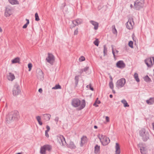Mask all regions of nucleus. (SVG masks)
Here are the masks:
<instances>
[{
  "mask_svg": "<svg viewBox=\"0 0 154 154\" xmlns=\"http://www.w3.org/2000/svg\"><path fill=\"white\" fill-rule=\"evenodd\" d=\"M19 117V112L15 110L8 113L6 116V119L7 123H9L18 119Z\"/></svg>",
  "mask_w": 154,
  "mask_h": 154,
  "instance_id": "obj_1",
  "label": "nucleus"
},
{
  "mask_svg": "<svg viewBox=\"0 0 154 154\" xmlns=\"http://www.w3.org/2000/svg\"><path fill=\"white\" fill-rule=\"evenodd\" d=\"M72 105L75 107H77L79 106L78 108L79 110H80L83 109L85 106V100H83L82 103L81 104L80 100L78 99H74L72 101Z\"/></svg>",
  "mask_w": 154,
  "mask_h": 154,
  "instance_id": "obj_2",
  "label": "nucleus"
},
{
  "mask_svg": "<svg viewBox=\"0 0 154 154\" xmlns=\"http://www.w3.org/2000/svg\"><path fill=\"white\" fill-rule=\"evenodd\" d=\"M97 137L103 146L106 145L110 142V140L108 137L102 134H98Z\"/></svg>",
  "mask_w": 154,
  "mask_h": 154,
  "instance_id": "obj_3",
  "label": "nucleus"
},
{
  "mask_svg": "<svg viewBox=\"0 0 154 154\" xmlns=\"http://www.w3.org/2000/svg\"><path fill=\"white\" fill-rule=\"evenodd\" d=\"M139 134L144 141H146L149 138V134L148 131L144 129L140 131Z\"/></svg>",
  "mask_w": 154,
  "mask_h": 154,
  "instance_id": "obj_4",
  "label": "nucleus"
},
{
  "mask_svg": "<svg viewBox=\"0 0 154 154\" xmlns=\"http://www.w3.org/2000/svg\"><path fill=\"white\" fill-rule=\"evenodd\" d=\"M144 0H137L134 2V8L136 10H139L144 5Z\"/></svg>",
  "mask_w": 154,
  "mask_h": 154,
  "instance_id": "obj_5",
  "label": "nucleus"
},
{
  "mask_svg": "<svg viewBox=\"0 0 154 154\" xmlns=\"http://www.w3.org/2000/svg\"><path fill=\"white\" fill-rule=\"evenodd\" d=\"M52 149L51 146L49 145H45L41 147L40 153L41 154H46V151H50Z\"/></svg>",
  "mask_w": 154,
  "mask_h": 154,
  "instance_id": "obj_6",
  "label": "nucleus"
},
{
  "mask_svg": "<svg viewBox=\"0 0 154 154\" xmlns=\"http://www.w3.org/2000/svg\"><path fill=\"white\" fill-rule=\"evenodd\" d=\"M12 92L13 95L14 96H17L20 93L21 91L18 84L16 83L14 85L13 88Z\"/></svg>",
  "mask_w": 154,
  "mask_h": 154,
  "instance_id": "obj_7",
  "label": "nucleus"
},
{
  "mask_svg": "<svg viewBox=\"0 0 154 154\" xmlns=\"http://www.w3.org/2000/svg\"><path fill=\"white\" fill-rule=\"evenodd\" d=\"M144 62L148 67H151L154 63V57L146 58Z\"/></svg>",
  "mask_w": 154,
  "mask_h": 154,
  "instance_id": "obj_8",
  "label": "nucleus"
},
{
  "mask_svg": "<svg viewBox=\"0 0 154 154\" xmlns=\"http://www.w3.org/2000/svg\"><path fill=\"white\" fill-rule=\"evenodd\" d=\"M126 83V80L125 78H121L118 80L116 83V86L118 88L123 87Z\"/></svg>",
  "mask_w": 154,
  "mask_h": 154,
  "instance_id": "obj_9",
  "label": "nucleus"
},
{
  "mask_svg": "<svg viewBox=\"0 0 154 154\" xmlns=\"http://www.w3.org/2000/svg\"><path fill=\"white\" fill-rule=\"evenodd\" d=\"M46 60L48 62L52 65L53 64L54 61V57L52 54L48 53V56L46 59Z\"/></svg>",
  "mask_w": 154,
  "mask_h": 154,
  "instance_id": "obj_10",
  "label": "nucleus"
},
{
  "mask_svg": "<svg viewBox=\"0 0 154 154\" xmlns=\"http://www.w3.org/2000/svg\"><path fill=\"white\" fill-rule=\"evenodd\" d=\"M134 24V23L133 20V19L129 18L128 21L126 24L127 28L129 29H133V26Z\"/></svg>",
  "mask_w": 154,
  "mask_h": 154,
  "instance_id": "obj_11",
  "label": "nucleus"
},
{
  "mask_svg": "<svg viewBox=\"0 0 154 154\" xmlns=\"http://www.w3.org/2000/svg\"><path fill=\"white\" fill-rule=\"evenodd\" d=\"M60 144L62 146H64L66 144L65 139L63 136L60 135L57 138Z\"/></svg>",
  "mask_w": 154,
  "mask_h": 154,
  "instance_id": "obj_12",
  "label": "nucleus"
},
{
  "mask_svg": "<svg viewBox=\"0 0 154 154\" xmlns=\"http://www.w3.org/2000/svg\"><path fill=\"white\" fill-rule=\"evenodd\" d=\"M116 66L118 68L123 69L125 67V64L123 60H119L116 63Z\"/></svg>",
  "mask_w": 154,
  "mask_h": 154,
  "instance_id": "obj_13",
  "label": "nucleus"
},
{
  "mask_svg": "<svg viewBox=\"0 0 154 154\" xmlns=\"http://www.w3.org/2000/svg\"><path fill=\"white\" fill-rule=\"evenodd\" d=\"M138 146L140 148V152L141 154H146V149L145 146H143L141 143H139Z\"/></svg>",
  "mask_w": 154,
  "mask_h": 154,
  "instance_id": "obj_14",
  "label": "nucleus"
},
{
  "mask_svg": "<svg viewBox=\"0 0 154 154\" xmlns=\"http://www.w3.org/2000/svg\"><path fill=\"white\" fill-rule=\"evenodd\" d=\"M83 20L81 19H78L72 21V23L74 25L72 28L78 25H79L82 23Z\"/></svg>",
  "mask_w": 154,
  "mask_h": 154,
  "instance_id": "obj_15",
  "label": "nucleus"
},
{
  "mask_svg": "<svg viewBox=\"0 0 154 154\" xmlns=\"http://www.w3.org/2000/svg\"><path fill=\"white\" fill-rule=\"evenodd\" d=\"M12 14L11 9L10 7H7L6 8L5 15L6 17L10 16Z\"/></svg>",
  "mask_w": 154,
  "mask_h": 154,
  "instance_id": "obj_16",
  "label": "nucleus"
},
{
  "mask_svg": "<svg viewBox=\"0 0 154 154\" xmlns=\"http://www.w3.org/2000/svg\"><path fill=\"white\" fill-rule=\"evenodd\" d=\"M7 78L9 81H12L15 79V76L13 73L9 72L7 75Z\"/></svg>",
  "mask_w": 154,
  "mask_h": 154,
  "instance_id": "obj_17",
  "label": "nucleus"
},
{
  "mask_svg": "<svg viewBox=\"0 0 154 154\" xmlns=\"http://www.w3.org/2000/svg\"><path fill=\"white\" fill-rule=\"evenodd\" d=\"M51 115L49 114H45L43 115V119L45 121H49L51 117Z\"/></svg>",
  "mask_w": 154,
  "mask_h": 154,
  "instance_id": "obj_18",
  "label": "nucleus"
},
{
  "mask_svg": "<svg viewBox=\"0 0 154 154\" xmlns=\"http://www.w3.org/2000/svg\"><path fill=\"white\" fill-rule=\"evenodd\" d=\"M90 22L93 26H94V29L95 30H96L98 29L99 23L93 20H91Z\"/></svg>",
  "mask_w": 154,
  "mask_h": 154,
  "instance_id": "obj_19",
  "label": "nucleus"
},
{
  "mask_svg": "<svg viewBox=\"0 0 154 154\" xmlns=\"http://www.w3.org/2000/svg\"><path fill=\"white\" fill-rule=\"evenodd\" d=\"M116 151L115 154H120V149L119 144L118 143H116L115 146Z\"/></svg>",
  "mask_w": 154,
  "mask_h": 154,
  "instance_id": "obj_20",
  "label": "nucleus"
},
{
  "mask_svg": "<svg viewBox=\"0 0 154 154\" xmlns=\"http://www.w3.org/2000/svg\"><path fill=\"white\" fill-rule=\"evenodd\" d=\"M100 146L98 145H96L94 147V153L96 154H99L100 152Z\"/></svg>",
  "mask_w": 154,
  "mask_h": 154,
  "instance_id": "obj_21",
  "label": "nucleus"
},
{
  "mask_svg": "<svg viewBox=\"0 0 154 154\" xmlns=\"http://www.w3.org/2000/svg\"><path fill=\"white\" fill-rule=\"evenodd\" d=\"M111 47L112 48V53L113 54L114 57V58H115L116 57V56H115V54H118V53L119 52V51L117 50L116 49H114L113 48V45H111Z\"/></svg>",
  "mask_w": 154,
  "mask_h": 154,
  "instance_id": "obj_22",
  "label": "nucleus"
},
{
  "mask_svg": "<svg viewBox=\"0 0 154 154\" xmlns=\"http://www.w3.org/2000/svg\"><path fill=\"white\" fill-rule=\"evenodd\" d=\"M87 137L86 136H83L81 138V143H80V146H82L83 144L85 143Z\"/></svg>",
  "mask_w": 154,
  "mask_h": 154,
  "instance_id": "obj_23",
  "label": "nucleus"
},
{
  "mask_svg": "<svg viewBox=\"0 0 154 154\" xmlns=\"http://www.w3.org/2000/svg\"><path fill=\"white\" fill-rule=\"evenodd\" d=\"M67 146L68 147L72 149H74L76 148V146L75 145L74 143L72 141L70 142L69 144Z\"/></svg>",
  "mask_w": 154,
  "mask_h": 154,
  "instance_id": "obj_24",
  "label": "nucleus"
},
{
  "mask_svg": "<svg viewBox=\"0 0 154 154\" xmlns=\"http://www.w3.org/2000/svg\"><path fill=\"white\" fill-rule=\"evenodd\" d=\"M154 102V98H150L149 100H146V103L149 105H152L153 104Z\"/></svg>",
  "mask_w": 154,
  "mask_h": 154,
  "instance_id": "obj_25",
  "label": "nucleus"
},
{
  "mask_svg": "<svg viewBox=\"0 0 154 154\" xmlns=\"http://www.w3.org/2000/svg\"><path fill=\"white\" fill-rule=\"evenodd\" d=\"M75 88L76 87H77L78 84V82L79 81V75H76L75 76Z\"/></svg>",
  "mask_w": 154,
  "mask_h": 154,
  "instance_id": "obj_26",
  "label": "nucleus"
},
{
  "mask_svg": "<svg viewBox=\"0 0 154 154\" xmlns=\"http://www.w3.org/2000/svg\"><path fill=\"white\" fill-rule=\"evenodd\" d=\"M10 3L12 5H17L19 4L17 0H8Z\"/></svg>",
  "mask_w": 154,
  "mask_h": 154,
  "instance_id": "obj_27",
  "label": "nucleus"
},
{
  "mask_svg": "<svg viewBox=\"0 0 154 154\" xmlns=\"http://www.w3.org/2000/svg\"><path fill=\"white\" fill-rule=\"evenodd\" d=\"M19 62L20 58L18 57H16L12 60V63H19Z\"/></svg>",
  "mask_w": 154,
  "mask_h": 154,
  "instance_id": "obj_28",
  "label": "nucleus"
},
{
  "mask_svg": "<svg viewBox=\"0 0 154 154\" xmlns=\"http://www.w3.org/2000/svg\"><path fill=\"white\" fill-rule=\"evenodd\" d=\"M36 119L38 121V124L40 125H42V123L41 121V118L40 116H36Z\"/></svg>",
  "mask_w": 154,
  "mask_h": 154,
  "instance_id": "obj_29",
  "label": "nucleus"
},
{
  "mask_svg": "<svg viewBox=\"0 0 154 154\" xmlns=\"http://www.w3.org/2000/svg\"><path fill=\"white\" fill-rule=\"evenodd\" d=\"M121 102L122 103L124 104V106L125 107L129 106V105L128 104L126 101L125 99H123L122 100Z\"/></svg>",
  "mask_w": 154,
  "mask_h": 154,
  "instance_id": "obj_30",
  "label": "nucleus"
},
{
  "mask_svg": "<svg viewBox=\"0 0 154 154\" xmlns=\"http://www.w3.org/2000/svg\"><path fill=\"white\" fill-rule=\"evenodd\" d=\"M100 101L98 100V98H97L95 101L93 105L96 107L98 106V105L97 104H100Z\"/></svg>",
  "mask_w": 154,
  "mask_h": 154,
  "instance_id": "obj_31",
  "label": "nucleus"
},
{
  "mask_svg": "<svg viewBox=\"0 0 154 154\" xmlns=\"http://www.w3.org/2000/svg\"><path fill=\"white\" fill-rule=\"evenodd\" d=\"M134 76L135 80L137 82H140V79L138 77V75L137 73H135Z\"/></svg>",
  "mask_w": 154,
  "mask_h": 154,
  "instance_id": "obj_32",
  "label": "nucleus"
},
{
  "mask_svg": "<svg viewBox=\"0 0 154 154\" xmlns=\"http://www.w3.org/2000/svg\"><path fill=\"white\" fill-rule=\"evenodd\" d=\"M144 80L146 82H149L151 81L150 79L147 75H146L144 77Z\"/></svg>",
  "mask_w": 154,
  "mask_h": 154,
  "instance_id": "obj_33",
  "label": "nucleus"
},
{
  "mask_svg": "<svg viewBox=\"0 0 154 154\" xmlns=\"http://www.w3.org/2000/svg\"><path fill=\"white\" fill-rule=\"evenodd\" d=\"M61 88V86L59 85H56L54 87L52 88L53 89H58Z\"/></svg>",
  "mask_w": 154,
  "mask_h": 154,
  "instance_id": "obj_34",
  "label": "nucleus"
},
{
  "mask_svg": "<svg viewBox=\"0 0 154 154\" xmlns=\"http://www.w3.org/2000/svg\"><path fill=\"white\" fill-rule=\"evenodd\" d=\"M104 50H103V53L104 55L105 56L106 54V53L107 52V48L106 46V45H105L103 46Z\"/></svg>",
  "mask_w": 154,
  "mask_h": 154,
  "instance_id": "obj_35",
  "label": "nucleus"
},
{
  "mask_svg": "<svg viewBox=\"0 0 154 154\" xmlns=\"http://www.w3.org/2000/svg\"><path fill=\"white\" fill-rule=\"evenodd\" d=\"M109 86L110 88L113 90V89L114 85L112 82H110L109 84Z\"/></svg>",
  "mask_w": 154,
  "mask_h": 154,
  "instance_id": "obj_36",
  "label": "nucleus"
},
{
  "mask_svg": "<svg viewBox=\"0 0 154 154\" xmlns=\"http://www.w3.org/2000/svg\"><path fill=\"white\" fill-rule=\"evenodd\" d=\"M35 21H38L39 20V17L37 13H35Z\"/></svg>",
  "mask_w": 154,
  "mask_h": 154,
  "instance_id": "obj_37",
  "label": "nucleus"
},
{
  "mask_svg": "<svg viewBox=\"0 0 154 154\" xmlns=\"http://www.w3.org/2000/svg\"><path fill=\"white\" fill-rule=\"evenodd\" d=\"M133 43L132 41H130L128 43V45L131 48H133Z\"/></svg>",
  "mask_w": 154,
  "mask_h": 154,
  "instance_id": "obj_38",
  "label": "nucleus"
},
{
  "mask_svg": "<svg viewBox=\"0 0 154 154\" xmlns=\"http://www.w3.org/2000/svg\"><path fill=\"white\" fill-rule=\"evenodd\" d=\"M99 42L97 39L94 42V44L96 46H98L99 45Z\"/></svg>",
  "mask_w": 154,
  "mask_h": 154,
  "instance_id": "obj_39",
  "label": "nucleus"
},
{
  "mask_svg": "<svg viewBox=\"0 0 154 154\" xmlns=\"http://www.w3.org/2000/svg\"><path fill=\"white\" fill-rule=\"evenodd\" d=\"M85 60V58L83 56H81L79 59V61L80 62H82L84 61Z\"/></svg>",
  "mask_w": 154,
  "mask_h": 154,
  "instance_id": "obj_40",
  "label": "nucleus"
},
{
  "mask_svg": "<svg viewBox=\"0 0 154 154\" xmlns=\"http://www.w3.org/2000/svg\"><path fill=\"white\" fill-rule=\"evenodd\" d=\"M89 68L88 66H86L83 69V70L84 72H85L86 73L89 74V73H88V72H87V71L88 70Z\"/></svg>",
  "mask_w": 154,
  "mask_h": 154,
  "instance_id": "obj_41",
  "label": "nucleus"
},
{
  "mask_svg": "<svg viewBox=\"0 0 154 154\" xmlns=\"http://www.w3.org/2000/svg\"><path fill=\"white\" fill-rule=\"evenodd\" d=\"M28 68H29V71H30L32 67V64L31 63H29L28 64Z\"/></svg>",
  "mask_w": 154,
  "mask_h": 154,
  "instance_id": "obj_42",
  "label": "nucleus"
},
{
  "mask_svg": "<svg viewBox=\"0 0 154 154\" xmlns=\"http://www.w3.org/2000/svg\"><path fill=\"white\" fill-rule=\"evenodd\" d=\"M112 32L113 34H117V31L115 27L112 30Z\"/></svg>",
  "mask_w": 154,
  "mask_h": 154,
  "instance_id": "obj_43",
  "label": "nucleus"
},
{
  "mask_svg": "<svg viewBox=\"0 0 154 154\" xmlns=\"http://www.w3.org/2000/svg\"><path fill=\"white\" fill-rule=\"evenodd\" d=\"M46 128L47 129V130L45 131H47L48 132L50 130V127L48 125H47L46 127Z\"/></svg>",
  "mask_w": 154,
  "mask_h": 154,
  "instance_id": "obj_44",
  "label": "nucleus"
},
{
  "mask_svg": "<svg viewBox=\"0 0 154 154\" xmlns=\"http://www.w3.org/2000/svg\"><path fill=\"white\" fill-rule=\"evenodd\" d=\"M78 29L77 28L74 32V35H77L78 34Z\"/></svg>",
  "mask_w": 154,
  "mask_h": 154,
  "instance_id": "obj_45",
  "label": "nucleus"
},
{
  "mask_svg": "<svg viewBox=\"0 0 154 154\" xmlns=\"http://www.w3.org/2000/svg\"><path fill=\"white\" fill-rule=\"evenodd\" d=\"M59 119V118L58 117H56L54 119L55 121L56 122V123L57 124L58 122Z\"/></svg>",
  "mask_w": 154,
  "mask_h": 154,
  "instance_id": "obj_46",
  "label": "nucleus"
},
{
  "mask_svg": "<svg viewBox=\"0 0 154 154\" xmlns=\"http://www.w3.org/2000/svg\"><path fill=\"white\" fill-rule=\"evenodd\" d=\"M48 132L45 131V135L47 137H48L49 136Z\"/></svg>",
  "mask_w": 154,
  "mask_h": 154,
  "instance_id": "obj_47",
  "label": "nucleus"
},
{
  "mask_svg": "<svg viewBox=\"0 0 154 154\" xmlns=\"http://www.w3.org/2000/svg\"><path fill=\"white\" fill-rule=\"evenodd\" d=\"M106 121L107 122H109V118L108 116H106Z\"/></svg>",
  "mask_w": 154,
  "mask_h": 154,
  "instance_id": "obj_48",
  "label": "nucleus"
},
{
  "mask_svg": "<svg viewBox=\"0 0 154 154\" xmlns=\"http://www.w3.org/2000/svg\"><path fill=\"white\" fill-rule=\"evenodd\" d=\"M27 26V25H26V24H25L23 26V29L26 28Z\"/></svg>",
  "mask_w": 154,
  "mask_h": 154,
  "instance_id": "obj_49",
  "label": "nucleus"
},
{
  "mask_svg": "<svg viewBox=\"0 0 154 154\" xmlns=\"http://www.w3.org/2000/svg\"><path fill=\"white\" fill-rule=\"evenodd\" d=\"M89 87H90V89L91 90V91H94V88H93L92 87L91 85H89Z\"/></svg>",
  "mask_w": 154,
  "mask_h": 154,
  "instance_id": "obj_50",
  "label": "nucleus"
},
{
  "mask_svg": "<svg viewBox=\"0 0 154 154\" xmlns=\"http://www.w3.org/2000/svg\"><path fill=\"white\" fill-rule=\"evenodd\" d=\"M109 78H110V82H112L113 79H112V76L111 75H110V76H109Z\"/></svg>",
  "mask_w": 154,
  "mask_h": 154,
  "instance_id": "obj_51",
  "label": "nucleus"
},
{
  "mask_svg": "<svg viewBox=\"0 0 154 154\" xmlns=\"http://www.w3.org/2000/svg\"><path fill=\"white\" fill-rule=\"evenodd\" d=\"M38 91H39V92L40 93H42V89L41 88H39L38 90Z\"/></svg>",
  "mask_w": 154,
  "mask_h": 154,
  "instance_id": "obj_52",
  "label": "nucleus"
},
{
  "mask_svg": "<svg viewBox=\"0 0 154 154\" xmlns=\"http://www.w3.org/2000/svg\"><path fill=\"white\" fill-rule=\"evenodd\" d=\"M152 128L153 130H154V122L152 123Z\"/></svg>",
  "mask_w": 154,
  "mask_h": 154,
  "instance_id": "obj_53",
  "label": "nucleus"
},
{
  "mask_svg": "<svg viewBox=\"0 0 154 154\" xmlns=\"http://www.w3.org/2000/svg\"><path fill=\"white\" fill-rule=\"evenodd\" d=\"M83 69H82L81 70V71H80V73L81 74L83 72Z\"/></svg>",
  "mask_w": 154,
  "mask_h": 154,
  "instance_id": "obj_54",
  "label": "nucleus"
},
{
  "mask_svg": "<svg viewBox=\"0 0 154 154\" xmlns=\"http://www.w3.org/2000/svg\"><path fill=\"white\" fill-rule=\"evenodd\" d=\"M113 96L112 94H110L109 95V97L111 98H112V97Z\"/></svg>",
  "mask_w": 154,
  "mask_h": 154,
  "instance_id": "obj_55",
  "label": "nucleus"
},
{
  "mask_svg": "<svg viewBox=\"0 0 154 154\" xmlns=\"http://www.w3.org/2000/svg\"><path fill=\"white\" fill-rule=\"evenodd\" d=\"M94 128L95 129H97V126L96 125H95L94 126Z\"/></svg>",
  "mask_w": 154,
  "mask_h": 154,
  "instance_id": "obj_56",
  "label": "nucleus"
},
{
  "mask_svg": "<svg viewBox=\"0 0 154 154\" xmlns=\"http://www.w3.org/2000/svg\"><path fill=\"white\" fill-rule=\"evenodd\" d=\"M40 73L41 74H43V72H42V71L41 70H40Z\"/></svg>",
  "mask_w": 154,
  "mask_h": 154,
  "instance_id": "obj_57",
  "label": "nucleus"
},
{
  "mask_svg": "<svg viewBox=\"0 0 154 154\" xmlns=\"http://www.w3.org/2000/svg\"><path fill=\"white\" fill-rule=\"evenodd\" d=\"M29 21H28L26 22V25H28L29 24Z\"/></svg>",
  "mask_w": 154,
  "mask_h": 154,
  "instance_id": "obj_58",
  "label": "nucleus"
},
{
  "mask_svg": "<svg viewBox=\"0 0 154 154\" xmlns=\"http://www.w3.org/2000/svg\"><path fill=\"white\" fill-rule=\"evenodd\" d=\"M2 29L0 27V32H2Z\"/></svg>",
  "mask_w": 154,
  "mask_h": 154,
  "instance_id": "obj_59",
  "label": "nucleus"
},
{
  "mask_svg": "<svg viewBox=\"0 0 154 154\" xmlns=\"http://www.w3.org/2000/svg\"><path fill=\"white\" fill-rule=\"evenodd\" d=\"M133 7V6L131 4V5H130V7L131 8H132Z\"/></svg>",
  "mask_w": 154,
  "mask_h": 154,
  "instance_id": "obj_60",
  "label": "nucleus"
},
{
  "mask_svg": "<svg viewBox=\"0 0 154 154\" xmlns=\"http://www.w3.org/2000/svg\"><path fill=\"white\" fill-rule=\"evenodd\" d=\"M112 92L114 93H115V91L113 89L112 90Z\"/></svg>",
  "mask_w": 154,
  "mask_h": 154,
  "instance_id": "obj_61",
  "label": "nucleus"
},
{
  "mask_svg": "<svg viewBox=\"0 0 154 154\" xmlns=\"http://www.w3.org/2000/svg\"><path fill=\"white\" fill-rule=\"evenodd\" d=\"M26 20L27 21V22H28V21H29V20L27 19H26Z\"/></svg>",
  "mask_w": 154,
  "mask_h": 154,
  "instance_id": "obj_62",
  "label": "nucleus"
},
{
  "mask_svg": "<svg viewBox=\"0 0 154 154\" xmlns=\"http://www.w3.org/2000/svg\"><path fill=\"white\" fill-rule=\"evenodd\" d=\"M132 37L133 39L134 40V37L133 36V35H132Z\"/></svg>",
  "mask_w": 154,
  "mask_h": 154,
  "instance_id": "obj_63",
  "label": "nucleus"
},
{
  "mask_svg": "<svg viewBox=\"0 0 154 154\" xmlns=\"http://www.w3.org/2000/svg\"><path fill=\"white\" fill-rule=\"evenodd\" d=\"M16 154H21V153H20V152H19L18 153H17Z\"/></svg>",
  "mask_w": 154,
  "mask_h": 154,
  "instance_id": "obj_64",
  "label": "nucleus"
}]
</instances>
